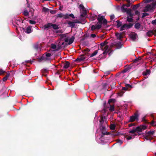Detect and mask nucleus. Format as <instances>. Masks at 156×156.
<instances>
[{
    "label": "nucleus",
    "mask_w": 156,
    "mask_h": 156,
    "mask_svg": "<svg viewBox=\"0 0 156 156\" xmlns=\"http://www.w3.org/2000/svg\"><path fill=\"white\" fill-rule=\"evenodd\" d=\"M61 39H63L66 42L68 43L69 44H71L73 42L75 37L73 36H70L67 34L61 35Z\"/></svg>",
    "instance_id": "f257e3e1"
},
{
    "label": "nucleus",
    "mask_w": 156,
    "mask_h": 156,
    "mask_svg": "<svg viewBox=\"0 0 156 156\" xmlns=\"http://www.w3.org/2000/svg\"><path fill=\"white\" fill-rule=\"evenodd\" d=\"M147 128V126L144 125H140V126L137 127L136 129H134L133 130L129 131V132L130 133L134 134L136 131H142L143 130L146 129Z\"/></svg>",
    "instance_id": "f03ea898"
},
{
    "label": "nucleus",
    "mask_w": 156,
    "mask_h": 156,
    "mask_svg": "<svg viewBox=\"0 0 156 156\" xmlns=\"http://www.w3.org/2000/svg\"><path fill=\"white\" fill-rule=\"evenodd\" d=\"M51 56V54L50 53H47L44 54L40 58V61H49L51 59L50 58Z\"/></svg>",
    "instance_id": "7ed1b4c3"
},
{
    "label": "nucleus",
    "mask_w": 156,
    "mask_h": 156,
    "mask_svg": "<svg viewBox=\"0 0 156 156\" xmlns=\"http://www.w3.org/2000/svg\"><path fill=\"white\" fill-rule=\"evenodd\" d=\"M79 7L80 9V11L81 12V16L82 17H85L86 15V10L85 9L84 6L82 4L80 5Z\"/></svg>",
    "instance_id": "20e7f679"
},
{
    "label": "nucleus",
    "mask_w": 156,
    "mask_h": 156,
    "mask_svg": "<svg viewBox=\"0 0 156 156\" xmlns=\"http://www.w3.org/2000/svg\"><path fill=\"white\" fill-rule=\"evenodd\" d=\"M51 27L54 29H58L59 28L58 25L55 24L49 23L47 25L44 26V28L45 29L50 28Z\"/></svg>",
    "instance_id": "39448f33"
},
{
    "label": "nucleus",
    "mask_w": 156,
    "mask_h": 156,
    "mask_svg": "<svg viewBox=\"0 0 156 156\" xmlns=\"http://www.w3.org/2000/svg\"><path fill=\"white\" fill-rule=\"evenodd\" d=\"M98 20L99 22L101 23L104 24H106L107 23V20L104 18V17L103 16H101L100 14L98 15Z\"/></svg>",
    "instance_id": "423d86ee"
},
{
    "label": "nucleus",
    "mask_w": 156,
    "mask_h": 156,
    "mask_svg": "<svg viewBox=\"0 0 156 156\" xmlns=\"http://www.w3.org/2000/svg\"><path fill=\"white\" fill-rule=\"evenodd\" d=\"M133 24L129 23V24H125L122 25L120 28L121 30H123L130 28L132 27Z\"/></svg>",
    "instance_id": "0eeeda50"
},
{
    "label": "nucleus",
    "mask_w": 156,
    "mask_h": 156,
    "mask_svg": "<svg viewBox=\"0 0 156 156\" xmlns=\"http://www.w3.org/2000/svg\"><path fill=\"white\" fill-rule=\"evenodd\" d=\"M138 117L139 115L137 114H135L134 115H133L130 116L129 122H133L135 121L136 120H137L138 119Z\"/></svg>",
    "instance_id": "6e6552de"
},
{
    "label": "nucleus",
    "mask_w": 156,
    "mask_h": 156,
    "mask_svg": "<svg viewBox=\"0 0 156 156\" xmlns=\"http://www.w3.org/2000/svg\"><path fill=\"white\" fill-rule=\"evenodd\" d=\"M154 133V131H150L148 132L146 131L145 133V136L147 137L151 136H153Z\"/></svg>",
    "instance_id": "1a4fd4ad"
},
{
    "label": "nucleus",
    "mask_w": 156,
    "mask_h": 156,
    "mask_svg": "<svg viewBox=\"0 0 156 156\" xmlns=\"http://www.w3.org/2000/svg\"><path fill=\"white\" fill-rule=\"evenodd\" d=\"M64 40L63 39H61V38L60 40V41L58 44V46L59 48H61L65 46V43L64 42L62 41Z\"/></svg>",
    "instance_id": "9d476101"
},
{
    "label": "nucleus",
    "mask_w": 156,
    "mask_h": 156,
    "mask_svg": "<svg viewBox=\"0 0 156 156\" xmlns=\"http://www.w3.org/2000/svg\"><path fill=\"white\" fill-rule=\"evenodd\" d=\"M152 6L151 5H147L144 9V11L147 12L150 11L152 10Z\"/></svg>",
    "instance_id": "9b49d317"
},
{
    "label": "nucleus",
    "mask_w": 156,
    "mask_h": 156,
    "mask_svg": "<svg viewBox=\"0 0 156 156\" xmlns=\"http://www.w3.org/2000/svg\"><path fill=\"white\" fill-rule=\"evenodd\" d=\"M102 51H104L103 52V53L104 54H105L108 52L109 51V47L108 46L106 45L105 46L104 49L103 50V48L101 49Z\"/></svg>",
    "instance_id": "f8f14e48"
},
{
    "label": "nucleus",
    "mask_w": 156,
    "mask_h": 156,
    "mask_svg": "<svg viewBox=\"0 0 156 156\" xmlns=\"http://www.w3.org/2000/svg\"><path fill=\"white\" fill-rule=\"evenodd\" d=\"M137 35L135 33H132L130 35V37L133 41H134L136 39Z\"/></svg>",
    "instance_id": "ddd939ff"
},
{
    "label": "nucleus",
    "mask_w": 156,
    "mask_h": 156,
    "mask_svg": "<svg viewBox=\"0 0 156 156\" xmlns=\"http://www.w3.org/2000/svg\"><path fill=\"white\" fill-rule=\"evenodd\" d=\"M32 31V30H31V27L30 26L27 27L26 29V31H25V32L27 34L30 33H31Z\"/></svg>",
    "instance_id": "4468645a"
},
{
    "label": "nucleus",
    "mask_w": 156,
    "mask_h": 156,
    "mask_svg": "<svg viewBox=\"0 0 156 156\" xmlns=\"http://www.w3.org/2000/svg\"><path fill=\"white\" fill-rule=\"evenodd\" d=\"M126 6V7H129V5H123L121 7V9L123 12H125L126 11V9H127L126 8H125V6Z\"/></svg>",
    "instance_id": "2eb2a0df"
},
{
    "label": "nucleus",
    "mask_w": 156,
    "mask_h": 156,
    "mask_svg": "<svg viewBox=\"0 0 156 156\" xmlns=\"http://www.w3.org/2000/svg\"><path fill=\"white\" fill-rule=\"evenodd\" d=\"M69 26L71 27H73L75 26V23L74 22L69 21L68 22Z\"/></svg>",
    "instance_id": "dca6fc26"
},
{
    "label": "nucleus",
    "mask_w": 156,
    "mask_h": 156,
    "mask_svg": "<svg viewBox=\"0 0 156 156\" xmlns=\"http://www.w3.org/2000/svg\"><path fill=\"white\" fill-rule=\"evenodd\" d=\"M85 58V57L83 56H82L76 59V61H79V62H81L84 60Z\"/></svg>",
    "instance_id": "f3484780"
},
{
    "label": "nucleus",
    "mask_w": 156,
    "mask_h": 156,
    "mask_svg": "<svg viewBox=\"0 0 156 156\" xmlns=\"http://www.w3.org/2000/svg\"><path fill=\"white\" fill-rule=\"evenodd\" d=\"M103 24V23L98 22L97 23L96 25V28L97 29H99L101 28V24Z\"/></svg>",
    "instance_id": "a211bd4d"
},
{
    "label": "nucleus",
    "mask_w": 156,
    "mask_h": 156,
    "mask_svg": "<svg viewBox=\"0 0 156 156\" xmlns=\"http://www.w3.org/2000/svg\"><path fill=\"white\" fill-rule=\"evenodd\" d=\"M131 11H132L131 9H127L126 11V12L127 14L129 15V16L131 17V16H132V15L131 13Z\"/></svg>",
    "instance_id": "6ab92c4d"
},
{
    "label": "nucleus",
    "mask_w": 156,
    "mask_h": 156,
    "mask_svg": "<svg viewBox=\"0 0 156 156\" xmlns=\"http://www.w3.org/2000/svg\"><path fill=\"white\" fill-rule=\"evenodd\" d=\"M69 62H65L64 64V68L65 69L69 67Z\"/></svg>",
    "instance_id": "aec40b11"
},
{
    "label": "nucleus",
    "mask_w": 156,
    "mask_h": 156,
    "mask_svg": "<svg viewBox=\"0 0 156 156\" xmlns=\"http://www.w3.org/2000/svg\"><path fill=\"white\" fill-rule=\"evenodd\" d=\"M140 24L139 23H136L134 26L135 28L137 29H139L140 28Z\"/></svg>",
    "instance_id": "412c9836"
},
{
    "label": "nucleus",
    "mask_w": 156,
    "mask_h": 156,
    "mask_svg": "<svg viewBox=\"0 0 156 156\" xmlns=\"http://www.w3.org/2000/svg\"><path fill=\"white\" fill-rule=\"evenodd\" d=\"M115 35L117 38L119 39H121L122 37V35L120 34L116 33Z\"/></svg>",
    "instance_id": "4be33fe9"
},
{
    "label": "nucleus",
    "mask_w": 156,
    "mask_h": 156,
    "mask_svg": "<svg viewBox=\"0 0 156 156\" xmlns=\"http://www.w3.org/2000/svg\"><path fill=\"white\" fill-rule=\"evenodd\" d=\"M132 16H129V17L128 16L127 17V20L129 22H131L133 21V19L132 18Z\"/></svg>",
    "instance_id": "5701e85b"
},
{
    "label": "nucleus",
    "mask_w": 156,
    "mask_h": 156,
    "mask_svg": "<svg viewBox=\"0 0 156 156\" xmlns=\"http://www.w3.org/2000/svg\"><path fill=\"white\" fill-rule=\"evenodd\" d=\"M107 42L105 41L103 42H102V43H101L100 44V45H101V46L102 47V48L104 46H105V45H107Z\"/></svg>",
    "instance_id": "b1692460"
},
{
    "label": "nucleus",
    "mask_w": 156,
    "mask_h": 156,
    "mask_svg": "<svg viewBox=\"0 0 156 156\" xmlns=\"http://www.w3.org/2000/svg\"><path fill=\"white\" fill-rule=\"evenodd\" d=\"M115 126L114 124H112L110 126V128L112 130H114L115 129Z\"/></svg>",
    "instance_id": "393cba45"
},
{
    "label": "nucleus",
    "mask_w": 156,
    "mask_h": 156,
    "mask_svg": "<svg viewBox=\"0 0 156 156\" xmlns=\"http://www.w3.org/2000/svg\"><path fill=\"white\" fill-rule=\"evenodd\" d=\"M56 16L57 17L63 18V14L62 13L57 14Z\"/></svg>",
    "instance_id": "a878e982"
},
{
    "label": "nucleus",
    "mask_w": 156,
    "mask_h": 156,
    "mask_svg": "<svg viewBox=\"0 0 156 156\" xmlns=\"http://www.w3.org/2000/svg\"><path fill=\"white\" fill-rule=\"evenodd\" d=\"M69 17V14L67 13L63 14V18L68 19Z\"/></svg>",
    "instance_id": "bb28decb"
},
{
    "label": "nucleus",
    "mask_w": 156,
    "mask_h": 156,
    "mask_svg": "<svg viewBox=\"0 0 156 156\" xmlns=\"http://www.w3.org/2000/svg\"><path fill=\"white\" fill-rule=\"evenodd\" d=\"M98 53V51L96 50V51H94V52L91 55L90 57H92L95 55H97V54Z\"/></svg>",
    "instance_id": "cd10ccee"
},
{
    "label": "nucleus",
    "mask_w": 156,
    "mask_h": 156,
    "mask_svg": "<svg viewBox=\"0 0 156 156\" xmlns=\"http://www.w3.org/2000/svg\"><path fill=\"white\" fill-rule=\"evenodd\" d=\"M109 110L111 112H112L114 111V108L113 106L110 105V107L109 108Z\"/></svg>",
    "instance_id": "c85d7f7f"
},
{
    "label": "nucleus",
    "mask_w": 156,
    "mask_h": 156,
    "mask_svg": "<svg viewBox=\"0 0 156 156\" xmlns=\"http://www.w3.org/2000/svg\"><path fill=\"white\" fill-rule=\"evenodd\" d=\"M117 23V27H120L122 25V23L121 22H120L118 21H116Z\"/></svg>",
    "instance_id": "c756f323"
},
{
    "label": "nucleus",
    "mask_w": 156,
    "mask_h": 156,
    "mask_svg": "<svg viewBox=\"0 0 156 156\" xmlns=\"http://www.w3.org/2000/svg\"><path fill=\"white\" fill-rule=\"evenodd\" d=\"M23 14L25 16H28L29 15V12L25 10L24 11Z\"/></svg>",
    "instance_id": "7c9ffc66"
},
{
    "label": "nucleus",
    "mask_w": 156,
    "mask_h": 156,
    "mask_svg": "<svg viewBox=\"0 0 156 156\" xmlns=\"http://www.w3.org/2000/svg\"><path fill=\"white\" fill-rule=\"evenodd\" d=\"M49 10V9H48L46 8L45 7H43L42 9L43 11L44 12H47Z\"/></svg>",
    "instance_id": "2f4dec72"
},
{
    "label": "nucleus",
    "mask_w": 156,
    "mask_h": 156,
    "mask_svg": "<svg viewBox=\"0 0 156 156\" xmlns=\"http://www.w3.org/2000/svg\"><path fill=\"white\" fill-rule=\"evenodd\" d=\"M135 134H133L132 136H129L128 137H127L126 139L127 140H129L131 139L132 138H134V135Z\"/></svg>",
    "instance_id": "473e14b6"
},
{
    "label": "nucleus",
    "mask_w": 156,
    "mask_h": 156,
    "mask_svg": "<svg viewBox=\"0 0 156 156\" xmlns=\"http://www.w3.org/2000/svg\"><path fill=\"white\" fill-rule=\"evenodd\" d=\"M150 74V71L147 70H146V71L145 72V73H144V74L145 75H148V74Z\"/></svg>",
    "instance_id": "72a5a7b5"
},
{
    "label": "nucleus",
    "mask_w": 156,
    "mask_h": 156,
    "mask_svg": "<svg viewBox=\"0 0 156 156\" xmlns=\"http://www.w3.org/2000/svg\"><path fill=\"white\" fill-rule=\"evenodd\" d=\"M29 22L30 24H34L36 23V22L35 21L32 20H29Z\"/></svg>",
    "instance_id": "f704fd0d"
},
{
    "label": "nucleus",
    "mask_w": 156,
    "mask_h": 156,
    "mask_svg": "<svg viewBox=\"0 0 156 156\" xmlns=\"http://www.w3.org/2000/svg\"><path fill=\"white\" fill-rule=\"evenodd\" d=\"M56 45L54 44H52L51 45V47L53 49H55L56 48Z\"/></svg>",
    "instance_id": "c9c22d12"
},
{
    "label": "nucleus",
    "mask_w": 156,
    "mask_h": 156,
    "mask_svg": "<svg viewBox=\"0 0 156 156\" xmlns=\"http://www.w3.org/2000/svg\"><path fill=\"white\" fill-rule=\"evenodd\" d=\"M95 29H97L96 28V26L95 25V26L92 25L91 27V30H93Z\"/></svg>",
    "instance_id": "e433bc0d"
},
{
    "label": "nucleus",
    "mask_w": 156,
    "mask_h": 156,
    "mask_svg": "<svg viewBox=\"0 0 156 156\" xmlns=\"http://www.w3.org/2000/svg\"><path fill=\"white\" fill-rule=\"evenodd\" d=\"M123 143V141L120 140H117V143L119 144L120 145L121 144Z\"/></svg>",
    "instance_id": "4c0bfd02"
},
{
    "label": "nucleus",
    "mask_w": 156,
    "mask_h": 156,
    "mask_svg": "<svg viewBox=\"0 0 156 156\" xmlns=\"http://www.w3.org/2000/svg\"><path fill=\"white\" fill-rule=\"evenodd\" d=\"M5 71L2 69H0V75L2 74L5 73Z\"/></svg>",
    "instance_id": "58836bf2"
},
{
    "label": "nucleus",
    "mask_w": 156,
    "mask_h": 156,
    "mask_svg": "<svg viewBox=\"0 0 156 156\" xmlns=\"http://www.w3.org/2000/svg\"><path fill=\"white\" fill-rule=\"evenodd\" d=\"M153 0H144V3H147L150 2L152 1Z\"/></svg>",
    "instance_id": "ea45409f"
},
{
    "label": "nucleus",
    "mask_w": 156,
    "mask_h": 156,
    "mask_svg": "<svg viewBox=\"0 0 156 156\" xmlns=\"http://www.w3.org/2000/svg\"><path fill=\"white\" fill-rule=\"evenodd\" d=\"M151 23L153 25L156 24V19L154 20H152L151 22Z\"/></svg>",
    "instance_id": "a19ab883"
},
{
    "label": "nucleus",
    "mask_w": 156,
    "mask_h": 156,
    "mask_svg": "<svg viewBox=\"0 0 156 156\" xmlns=\"http://www.w3.org/2000/svg\"><path fill=\"white\" fill-rule=\"evenodd\" d=\"M69 16H70L72 18H74L75 17L74 16L73 14L72 13L69 14Z\"/></svg>",
    "instance_id": "79ce46f5"
},
{
    "label": "nucleus",
    "mask_w": 156,
    "mask_h": 156,
    "mask_svg": "<svg viewBox=\"0 0 156 156\" xmlns=\"http://www.w3.org/2000/svg\"><path fill=\"white\" fill-rule=\"evenodd\" d=\"M115 100L114 99H110L108 101V102L109 103H110V102H114L115 101Z\"/></svg>",
    "instance_id": "37998d69"
},
{
    "label": "nucleus",
    "mask_w": 156,
    "mask_h": 156,
    "mask_svg": "<svg viewBox=\"0 0 156 156\" xmlns=\"http://www.w3.org/2000/svg\"><path fill=\"white\" fill-rule=\"evenodd\" d=\"M110 17L111 19L112 20H113L115 18L114 15H112L110 16Z\"/></svg>",
    "instance_id": "c03bdc74"
},
{
    "label": "nucleus",
    "mask_w": 156,
    "mask_h": 156,
    "mask_svg": "<svg viewBox=\"0 0 156 156\" xmlns=\"http://www.w3.org/2000/svg\"><path fill=\"white\" fill-rule=\"evenodd\" d=\"M8 79V76H6L5 77H4L3 79V81H5L6 80H7Z\"/></svg>",
    "instance_id": "a18cd8bd"
},
{
    "label": "nucleus",
    "mask_w": 156,
    "mask_h": 156,
    "mask_svg": "<svg viewBox=\"0 0 156 156\" xmlns=\"http://www.w3.org/2000/svg\"><path fill=\"white\" fill-rule=\"evenodd\" d=\"M91 37L94 38L96 37V35L95 34H92L90 35Z\"/></svg>",
    "instance_id": "49530a36"
},
{
    "label": "nucleus",
    "mask_w": 156,
    "mask_h": 156,
    "mask_svg": "<svg viewBox=\"0 0 156 156\" xmlns=\"http://www.w3.org/2000/svg\"><path fill=\"white\" fill-rule=\"evenodd\" d=\"M152 34V32L151 31H148L147 33V34L148 35H151Z\"/></svg>",
    "instance_id": "de8ad7c7"
},
{
    "label": "nucleus",
    "mask_w": 156,
    "mask_h": 156,
    "mask_svg": "<svg viewBox=\"0 0 156 156\" xmlns=\"http://www.w3.org/2000/svg\"><path fill=\"white\" fill-rule=\"evenodd\" d=\"M50 12L52 14H54L55 13V11L54 10H51Z\"/></svg>",
    "instance_id": "09e8293b"
},
{
    "label": "nucleus",
    "mask_w": 156,
    "mask_h": 156,
    "mask_svg": "<svg viewBox=\"0 0 156 156\" xmlns=\"http://www.w3.org/2000/svg\"><path fill=\"white\" fill-rule=\"evenodd\" d=\"M90 50L88 49H85V51H86V52H85V53L86 54Z\"/></svg>",
    "instance_id": "8fccbe9b"
},
{
    "label": "nucleus",
    "mask_w": 156,
    "mask_h": 156,
    "mask_svg": "<svg viewBox=\"0 0 156 156\" xmlns=\"http://www.w3.org/2000/svg\"><path fill=\"white\" fill-rule=\"evenodd\" d=\"M151 124L154 126L156 125V123H155V122L154 121L152 122Z\"/></svg>",
    "instance_id": "3c124183"
},
{
    "label": "nucleus",
    "mask_w": 156,
    "mask_h": 156,
    "mask_svg": "<svg viewBox=\"0 0 156 156\" xmlns=\"http://www.w3.org/2000/svg\"><path fill=\"white\" fill-rule=\"evenodd\" d=\"M75 23H80V22L77 20H76L74 22Z\"/></svg>",
    "instance_id": "603ef678"
},
{
    "label": "nucleus",
    "mask_w": 156,
    "mask_h": 156,
    "mask_svg": "<svg viewBox=\"0 0 156 156\" xmlns=\"http://www.w3.org/2000/svg\"><path fill=\"white\" fill-rule=\"evenodd\" d=\"M126 87H131V88L132 87V86L131 85H130L129 84H126Z\"/></svg>",
    "instance_id": "864d4df0"
},
{
    "label": "nucleus",
    "mask_w": 156,
    "mask_h": 156,
    "mask_svg": "<svg viewBox=\"0 0 156 156\" xmlns=\"http://www.w3.org/2000/svg\"><path fill=\"white\" fill-rule=\"evenodd\" d=\"M122 89L123 90H127V88L126 87H123L122 88Z\"/></svg>",
    "instance_id": "5fc2aeb1"
},
{
    "label": "nucleus",
    "mask_w": 156,
    "mask_h": 156,
    "mask_svg": "<svg viewBox=\"0 0 156 156\" xmlns=\"http://www.w3.org/2000/svg\"><path fill=\"white\" fill-rule=\"evenodd\" d=\"M62 8H63V7L61 6H60V7H59V10H62Z\"/></svg>",
    "instance_id": "6e6d98bb"
},
{
    "label": "nucleus",
    "mask_w": 156,
    "mask_h": 156,
    "mask_svg": "<svg viewBox=\"0 0 156 156\" xmlns=\"http://www.w3.org/2000/svg\"><path fill=\"white\" fill-rule=\"evenodd\" d=\"M34 48L36 49H37L38 48V46L37 45H35L34 46Z\"/></svg>",
    "instance_id": "4d7b16f0"
},
{
    "label": "nucleus",
    "mask_w": 156,
    "mask_h": 156,
    "mask_svg": "<svg viewBox=\"0 0 156 156\" xmlns=\"http://www.w3.org/2000/svg\"><path fill=\"white\" fill-rule=\"evenodd\" d=\"M134 125L133 124H129V126H133Z\"/></svg>",
    "instance_id": "13d9d810"
},
{
    "label": "nucleus",
    "mask_w": 156,
    "mask_h": 156,
    "mask_svg": "<svg viewBox=\"0 0 156 156\" xmlns=\"http://www.w3.org/2000/svg\"><path fill=\"white\" fill-rule=\"evenodd\" d=\"M9 73H7V75L6 76H8V78L9 77Z\"/></svg>",
    "instance_id": "bf43d9fd"
},
{
    "label": "nucleus",
    "mask_w": 156,
    "mask_h": 156,
    "mask_svg": "<svg viewBox=\"0 0 156 156\" xmlns=\"http://www.w3.org/2000/svg\"><path fill=\"white\" fill-rule=\"evenodd\" d=\"M127 2H129L130 0H126Z\"/></svg>",
    "instance_id": "052dcab7"
},
{
    "label": "nucleus",
    "mask_w": 156,
    "mask_h": 156,
    "mask_svg": "<svg viewBox=\"0 0 156 156\" xmlns=\"http://www.w3.org/2000/svg\"><path fill=\"white\" fill-rule=\"evenodd\" d=\"M103 118H101V120H100V122H101V121H103Z\"/></svg>",
    "instance_id": "680f3d73"
},
{
    "label": "nucleus",
    "mask_w": 156,
    "mask_h": 156,
    "mask_svg": "<svg viewBox=\"0 0 156 156\" xmlns=\"http://www.w3.org/2000/svg\"><path fill=\"white\" fill-rule=\"evenodd\" d=\"M138 12L137 11H135V13L136 14H137Z\"/></svg>",
    "instance_id": "e2e57ef3"
},
{
    "label": "nucleus",
    "mask_w": 156,
    "mask_h": 156,
    "mask_svg": "<svg viewBox=\"0 0 156 156\" xmlns=\"http://www.w3.org/2000/svg\"><path fill=\"white\" fill-rule=\"evenodd\" d=\"M31 11H33V12H34V9H32Z\"/></svg>",
    "instance_id": "0e129e2a"
},
{
    "label": "nucleus",
    "mask_w": 156,
    "mask_h": 156,
    "mask_svg": "<svg viewBox=\"0 0 156 156\" xmlns=\"http://www.w3.org/2000/svg\"><path fill=\"white\" fill-rule=\"evenodd\" d=\"M94 19H95V18H93L92 19V20H94Z\"/></svg>",
    "instance_id": "69168bd1"
},
{
    "label": "nucleus",
    "mask_w": 156,
    "mask_h": 156,
    "mask_svg": "<svg viewBox=\"0 0 156 156\" xmlns=\"http://www.w3.org/2000/svg\"><path fill=\"white\" fill-rule=\"evenodd\" d=\"M103 36H104V35H102V36H101V37L102 38H103Z\"/></svg>",
    "instance_id": "338daca9"
},
{
    "label": "nucleus",
    "mask_w": 156,
    "mask_h": 156,
    "mask_svg": "<svg viewBox=\"0 0 156 156\" xmlns=\"http://www.w3.org/2000/svg\"><path fill=\"white\" fill-rule=\"evenodd\" d=\"M154 155L156 156V152L154 153Z\"/></svg>",
    "instance_id": "774afa93"
}]
</instances>
